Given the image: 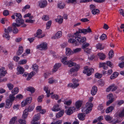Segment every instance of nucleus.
Wrapping results in <instances>:
<instances>
[{
    "label": "nucleus",
    "mask_w": 124,
    "mask_h": 124,
    "mask_svg": "<svg viewBox=\"0 0 124 124\" xmlns=\"http://www.w3.org/2000/svg\"><path fill=\"white\" fill-rule=\"evenodd\" d=\"M80 40L75 39L74 38H70L69 40V42L70 43H75L76 45L77 46L79 44H82V48L84 49V52L86 53H89L91 51L90 48H87L89 46L90 44L86 42V38L85 37H82Z\"/></svg>",
    "instance_id": "nucleus-1"
},
{
    "label": "nucleus",
    "mask_w": 124,
    "mask_h": 124,
    "mask_svg": "<svg viewBox=\"0 0 124 124\" xmlns=\"http://www.w3.org/2000/svg\"><path fill=\"white\" fill-rule=\"evenodd\" d=\"M92 32V30L89 27L86 29H79L78 31H76V32L74 33V35L71 36V38H74L75 39L79 41L82 38L81 35L79 34L80 33H83L85 34L88 33H90Z\"/></svg>",
    "instance_id": "nucleus-2"
},
{
    "label": "nucleus",
    "mask_w": 124,
    "mask_h": 124,
    "mask_svg": "<svg viewBox=\"0 0 124 124\" xmlns=\"http://www.w3.org/2000/svg\"><path fill=\"white\" fill-rule=\"evenodd\" d=\"M66 64L70 67L74 66L70 69L69 73L70 74H72V72L78 71L80 68L79 65H76V63L73 62L71 61H68Z\"/></svg>",
    "instance_id": "nucleus-3"
},
{
    "label": "nucleus",
    "mask_w": 124,
    "mask_h": 124,
    "mask_svg": "<svg viewBox=\"0 0 124 124\" xmlns=\"http://www.w3.org/2000/svg\"><path fill=\"white\" fill-rule=\"evenodd\" d=\"M93 104L91 103L87 102L85 107L83 108L82 109V111L83 112H85L86 114H88L90 112L92 109V107Z\"/></svg>",
    "instance_id": "nucleus-4"
},
{
    "label": "nucleus",
    "mask_w": 124,
    "mask_h": 124,
    "mask_svg": "<svg viewBox=\"0 0 124 124\" xmlns=\"http://www.w3.org/2000/svg\"><path fill=\"white\" fill-rule=\"evenodd\" d=\"M88 66L85 67H84V70L83 71V73L86 74L88 76H90L94 71V70L93 68H88Z\"/></svg>",
    "instance_id": "nucleus-5"
},
{
    "label": "nucleus",
    "mask_w": 124,
    "mask_h": 124,
    "mask_svg": "<svg viewBox=\"0 0 124 124\" xmlns=\"http://www.w3.org/2000/svg\"><path fill=\"white\" fill-rule=\"evenodd\" d=\"M72 80L73 84L71 83L69 84L68 85L69 86L74 89L77 87L79 85V84L78 83V80L76 79L75 78H73Z\"/></svg>",
    "instance_id": "nucleus-6"
},
{
    "label": "nucleus",
    "mask_w": 124,
    "mask_h": 124,
    "mask_svg": "<svg viewBox=\"0 0 124 124\" xmlns=\"http://www.w3.org/2000/svg\"><path fill=\"white\" fill-rule=\"evenodd\" d=\"M107 98L109 99L108 101L106 102V105L107 106H108L114 101V99L112 93H110L107 96Z\"/></svg>",
    "instance_id": "nucleus-7"
},
{
    "label": "nucleus",
    "mask_w": 124,
    "mask_h": 124,
    "mask_svg": "<svg viewBox=\"0 0 124 124\" xmlns=\"http://www.w3.org/2000/svg\"><path fill=\"white\" fill-rule=\"evenodd\" d=\"M36 48L40 50H46L47 48V44L46 42L41 43L40 45L37 46Z\"/></svg>",
    "instance_id": "nucleus-8"
},
{
    "label": "nucleus",
    "mask_w": 124,
    "mask_h": 124,
    "mask_svg": "<svg viewBox=\"0 0 124 124\" xmlns=\"http://www.w3.org/2000/svg\"><path fill=\"white\" fill-rule=\"evenodd\" d=\"M15 20L16 23L17 24H19L20 25V26L21 25H23L22 26V27H24L26 26V24L24 23V20L21 18L18 19H16Z\"/></svg>",
    "instance_id": "nucleus-9"
},
{
    "label": "nucleus",
    "mask_w": 124,
    "mask_h": 124,
    "mask_svg": "<svg viewBox=\"0 0 124 124\" xmlns=\"http://www.w3.org/2000/svg\"><path fill=\"white\" fill-rule=\"evenodd\" d=\"M32 100V98L31 97L27 98L25 100L22 102L21 106L22 107H23L26 105H29V104L31 102Z\"/></svg>",
    "instance_id": "nucleus-10"
},
{
    "label": "nucleus",
    "mask_w": 124,
    "mask_h": 124,
    "mask_svg": "<svg viewBox=\"0 0 124 124\" xmlns=\"http://www.w3.org/2000/svg\"><path fill=\"white\" fill-rule=\"evenodd\" d=\"M12 26L13 29V30L12 31L13 33L15 34L17 33L18 32V30L17 28L16 27H19L20 25L16 23H12Z\"/></svg>",
    "instance_id": "nucleus-11"
},
{
    "label": "nucleus",
    "mask_w": 124,
    "mask_h": 124,
    "mask_svg": "<svg viewBox=\"0 0 124 124\" xmlns=\"http://www.w3.org/2000/svg\"><path fill=\"white\" fill-rule=\"evenodd\" d=\"M39 5L41 8H44L47 5V1L46 0H41L39 2Z\"/></svg>",
    "instance_id": "nucleus-12"
},
{
    "label": "nucleus",
    "mask_w": 124,
    "mask_h": 124,
    "mask_svg": "<svg viewBox=\"0 0 124 124\" xmlns=\"http://www.w3.org/2000/svg\"><path fill=\"white\" fill-rule=\"evenodd\" d=\"M118 87L115 84H113L107 88L106 89L107 92H109L111 90L112 91H114L116 90L117 88Z\"/></svg>",
    "instance_id": "nucleus-13"
},
{
    "label": "nucleus",
    "mask_w": 124,
    "mask_h": 124,
    "mask_svg": "<svg viewBox=\"0 0 124 124\" xmlns=\"http://www.w3.org/2000/svg\"><path fill=\"white\" fill-rule=\"evenodd\" d=\"M42 31L41 30L39 29L37 31L36 34H34L35 37L38 38H42L45 36V35H40L42 33Z\"/></svg>",
    "instance_id": "nucleus-14"
},
{
    "label": "nucleus",
    "mask_w": 124,
    "mask_h": 124,
    "mask_svg": "<svg viewBox=\"0 0 124 124\" xmlns=\"http://www.w3.org/2000/svg\"><path fill=\"white\" fill-rule=\"evenodd\" d=\"M13 102L9 100L8 99L6 101V105L5 108H9L11 106Z\"/></svg>",
    "instance_id": "nucleus-15"
},
{
    "label": "nucleus",
    "mask_w": 124,
    "mask_h": 124,
    "mask_svg": "<svg viewBox=\"0 0 124 124\" xmlns=\"http://www.w3.org/2000/svg\"><path fill=\"white\" fill-rule=\"evenodd\" d=\"M61 66V64L60 63H56L54 66V68L53 70V72H56Z\"/></svg>",
    "instance_id": "nucleus-16"
},
{
    "label": "nucleus",
    "mask_w": 124,
    "mask_h": 124,
    "mask_svg": "<svg viewBox=\"0 0 124 124\" xmlns=\"http://www.w3.org/2000/svg\"><path fill=\"white\" fill-rule=\"evenodd\" d=\"M15 16L17 17L16 19H20L22 17L21 14L20 13H14V15L11 16V17L13 19H15Z\"/></svg>",
    "instance_id": "nucleus-17"
},
{
    "label": "nucleus",
    "mask_w": 124,
    "mask_h": 124,
    "mask_svg": "<svg viewBox=\"0 0 124 124\" xmlns=\"http://www.w3.org/2000/svg\"><path fill=\"white\" fill-rule=\"evenodd\" d=\"M44 90L45 91L46 93H47V97H49L50 95L53 94L54 93L53 92L51 93H50V90H48V88L47 86L44 87Z\"/></svg>",
    "instance_id": "nucleus-18"
},
{
    "label": "nucleus",
    "mask_w": 124,
    "mask_h": 124,
    "mask_svg": "<svg viewBox=\"0 0 124 124\" xmlns=\"http://www.w3.org/2000/svg\"><path fill=\"white\" fill-rule=\"evenodd\" d=\"M97 91V87L96 86H93L91 91V93L92 95H95Z\"/></svg>",
    "instance_id": "nucleus-19"
},
{
    "label": "nucleus",
    "mask_w": 124,
    "mask_h": 124,
    "mask_svg": "<svg viewBox=\"0 0 124 124\" xmlns=\"http://www.w3.org/2000/svg\"><path fill=\"white\" fill-rule=\"evenodd\" d=\"M17 70L18 72L16 73V74L18 75L23 74L24 71V68L21 67H18Z\"/></svg>",
    "instance_id": "nucleus-20"
},
{
    "label": "nucleus",
    "mask_w": 124,
    "mask_h": 124,
    "mask_svg": "<svg viewBox=\"0 0 124 124\" xmlns=\"http://www.w3.org/2000/svg\"><path fill=\"white\" fill-rule=\"evenodd\" d=\"M4 67H2L0 69V76H4L6 73V71L5 70Z\"/></svg>",
    "instance_id": "nucleus-21"
},
{
    "label": "nucleus",
    "mask_w": 124,
    "mask_h": 124,
    "mask_svg": "<svg viewBox=\"0 0 124 124\" xmlns=\"http://www.w3.org/2000/svg\"><path fill=\"white\" fill-rule=\"evenodd\" d=\"M23 51V48L21 46H20L19 47L18 51L16 53V54L18 55H19L21 54Z\"/></svg>",
    "instance_id": "nucleus-22"
},
{
    "label": "nucleus",
    "mask_w": 124,
    "mask_h": 124,
    "mask_svg": "<svg viewBox=\"0 0 124 124\" xmlns=\"http://www.w3.org/2000/svg\"><path fill=\"white\" fill-rule=\"evenodd\" d=\"M85 113H81L78 114V117L80 120L83 121L85 120Z\"/></svg>",
    "instance_id": "nucleus-23"
},
{
    "label": "nucleus",
    "mask_w": 124,
    "mask_h": 124,
    "mask_svg": "<svg viewBox=\"0 0 124 124\" xmlns=\"http://www.w3.org/2000/svg\"><path fill=\"white\" fill-rule=\"evenodd\" d=\"M6 30V28L4 29L5 33H4L3 34V37L6 38L8 40L9 39L10 37V35H9V33Z\"/></svg>",
    "instance_id": "nucleus-24"
},
{
    "label": "nucleus",
    "mask_w": 124,
    "mask_h": 124,
    "mask_svg": "<svg viewBox=\"0 0 124 124\" xmlns=\"http://www.w3.org/2000/svg\"><path fill=\"white\" fill-rule=\"evenodd\" d=\"M35 74V72H34L32 71L31 72L30 74H28V77L26 78V80L28 81Z\"/></svg>",
    "instance_id": "nucleus-25"
},
{
    "label": "nucleus",
    "mask_w": 124,
    "mask_h": 124,
    "mask_svg": "<svg viewBox=\"0 0 124 124\" xmlns=\"http://www.w3.org/2000/svg\"><path fill=\"white\" fill-rule=\"evenodd\" d=\"M114 108L113 106H110L107 108L105 111L106 112V113H111L112 112Z\"/></svg>",
    "instance_id": "nucleus-26"
},
{
    "label": "nucleus",
    "mask_w": 124,
    "mask_h": 124,
    "mask_svg": "<svg viewBox=\"0 0 124 124\" xmlns=\"http://www.w3.org/2000/svg\"><path fill=\"white\" fill-rule=\"evenodd\" d=\"M97 55L99 57L100 59L102 60H103L105 58L106 55L103 53H98Z\"/></svg>",
    "instance_id": "nucleus-27"
},
{
    "label": "nucleus",
    "mask_w": 124,
    "mask_h": 124,
    "mask_svg": "<svg viewBox=\"0 0 124 124\" xmlns=\"http://www.w3.org/2000/svg\"><path fill=\"white\" fill-rule=\"evenodd\" d=\"M66 55H69L72 54H73V52H72L71 49L69 48H66Z\"/></svg>",
    "instance_id": "nucleus-28"
},
{
    "label": "nucleus",
    "mask_w": 124,
    "mask_h": 124,
    "mask_svg": "<svg viewBox=\"0 0 124 124\" xmlns=\"http://www.w3.org/2000/svg\"><path fill=\"white\" fill-rule=\"evenodd\" d=\"M119 74L117 72H115L113 73V74L111 76L110 78L111 79H114Z\"/></svg>",
    "instance_id": "nucleus-29"
},
{
    "label": "nucleus",
    "mask_w": 124,
    "mask_h": 124,
    "mask_svg": "<svg viewBox=\"0 0 124 124\" xmlns=\"http://www.w3.org/2000/svg\"><path fill=\"white\" fill-rule=\"evenodd\" d=\"M27 110H24L23 112V114L22 115V118L25 120L27 117L28 114V113L27 112Z\"/></svg>",
    "instance_id": "nucleus-30"
},
{
    "label": "nucleus",
    "mask_w": 124,
    "mask_h": 124,
    "mask_svg": "<svg viewBox=\"0 0 124 124\" xmlns=\"http://www.w3.org/2000/svg\"><path fill=\"white\" fill-rule=\"evenodd\" d=\"M64 113V111L63 110H62L61 111L58 112L56 115V118H59L62 117Z\"/></svg>",
    "instance_id": "nucleus-31"
},
{
    "label": "nucleus",
    "mask_w": 124,
    "mask_h": 124,
    "mask_svg": "<svg viewBox=\"0 0 124 124\" xmlns=\"http://www.w3.org/2000/svg\"><path fill=\"white\" fill-rule=\"evenodd\" d=\"M26 90L28 91H30L31 93H34L35 91L34 88L32 87L29 86L26 88Z\"/></svg>",
    "instance_id": "nucleus-32"
},
{
    "label": "nucleus",
    "mask_w": 124,
    "mask_h": 124,
    "mask_svg": "<svg viewBox=\"0 0 124 124\" xmlns=\"http://www.w3.org/2000/svg\"><path fill=\"white\" fill-rule=\"evenodd\" d=\"M19 92V89L18 87H16L15 88L11 91V93L12 94L15 95L17 94Z\"/></svg>",
    "instance_id": "nucleus-33"
},
{
    "label": "nucleus",
    "mask_w": 124,
    "mask_h": 124,
    "mask_svg": "<svg viewBox=\"0 0 124 124\" xmlns=\"http://www.w3.org/2000/svg\"><path fill=\"white\" fill-rule=\"evenodd\" d=\"M60 17L59 19H55V21L56 22H58L59 24H61L63 21V18L62 17H61V16H59Z\"/></svg>",
    "instance_id": "nucleus-34"
},
{
    "label": "nucleus",
    "mask_w": 124,
    "mask_h": 124,
    "mask_svg": "<svg viewBox=\"0 0 124 124\" xmlns=\"http://www.w3.org/2000/svg\"><path fill=\"white\" fill-rule=\"evenodd\" d=\"M101 67H103V69L105 70H107L108 69V67L106 65V63H100Z\"/></svg>",
    "instance_id": "nucleus-35"
},
{
    "label": "nucleus",
    "mask_w": 124,
    "mask_h": 124,
    "mask_svg": "<svg viewBox=\"0 0 124 124\" xmlns=\"http://www.w3.org/2000/svg\"><path fill=\"white\" fill-rule=\"evenodd\" d=\"M82 103V102L81 101L77 102L75 103L76 108L78 109L79 108L81 107Z\"/></svg>",
    "instance_id": "nucleus-36"
},
{
    "label": "nucleus",
    "mask_w": 124,
    "mask_h": 124,
    "mask_svg": "<svg viewBox=\"0 0 124 124\" xmlns=\"http://www.w3.org/2000/svg\"><path fill=\"white\" fill-rule=\"evenodd\" d=\"M32 68L33 70L35 71L36 72L38 71V66L37 64H35L33 65Z\"/></svg>",
    "instance_id": "nucleus-37"
},
{
    "label": "nucleus",
    "mask_w": 124,
    "mask_h": 124,
    "mask_svg": "<svg viewBox=\"0 0 124 124\" xmlns=\"http://www.w3.org/2000/svg\"><path fill=\"white\" fill-rule=\"evenodd\" d=\"M14 95L12 94H10L9 96V100L13 102L16 98Z\"/></svg>",
    "instance_id": "nucleus-38"
},
{
    "label": "nucleus",
    "mask_w": 124,
    "mask_h": 124,
    "mask_svg": "<svg viewBox=\"0 0 124 124\" xmlns=\"http://www.w3.org/2000/svg\"><path fill=\"white\" fill-rule=\"evenodd\" d=\"M17 119V117L16 116L13 117L10 120L9 124H14Z\"/></svg>",
    "instance_id": "nucleus-39"
},
{
    "label": "nucleus",
    "mask_w": 124,
    "mask_h": 124,
    "mask_svg": "<svg viewBox=\"0 0 124 124\" xmlns=\"http://www.w3.org/2000/svg\"><path fill=\"white\" fill-rule=\"evenodd\" d=\"M91 12L93 14L95 15L99 14L100 13V11L98 9L95 8V9L92 10Z\"/></svg>",
    "instance_id": "nucleus-40"
},
{
    "label": "nucleus",
    "mask_w": 124,
    "mask_h": 124,
    "mask_svg": "<svg viewBox=\"0 0 124 124\" xmlns=\"http://www.w3.org/2000/svg\"><path fill=\"white\" fill-rule=\"evenodd\" d=\"M7 86L9 90H11L14 87V85L11 83H9L7 84Z\"/></svg>",
    "instance_id": "nucleus-41"
},
{
    "label": "nucleus",
    "mask_w": 124,
    "mask_h": 124,
    "mask_svg": "<svg viewBox=\"0 0 124 124\" xmlns=\"http://www.w3.org/2000/svg\"><path fill=\"white\" fill-rule=\"evenodd\" d=\"M34 107V106L30 105L27 108L25 109V110H27V112H31L33 110Z\"/></svg>",
    "instance_id": "nucleus-42"
},
{
    "label": "nucleus",
    "mask_w": 124,
    "mask_h": 124,
    "mask_svg": "<svg viewBox=\"0 0 124 124\" xmlns=\"http://www.w3.org/2000/svg\"><path fill=\"white\" fill-rule=\"evenodd\" d=\"M102 44L100 43H98L96 45V48L98 49H100V50H102L104 49V47L102 46Z\"/></svg>",
    "instance_id": "nucleus-43"
},
{
    "label": "nucleus",
    "mask_w": 124,
    "mask_h": 124,
    "mask_svg": "<svg viewBox=\"0 0 124 124\" xmlns=\"http://www.w3.org/2000/svg\"><path fill=\"white\" fill-rule=\"evenodd\" d=\"M105 118L106 121H110L112 119V117H111L109 115H105L104 116Z\"/></svg>",
    "instance_id": "nucleus-44"
},
{
    "label": "nucleus",
    "mask_w": 124,
    "mask_h": 124,
    "mask_svg": "<svg viewBox=\"0 0 124 124\" xmlns=\"http://www.w3.org/2000/svg\"><path fill=\"white\" fill-rule=\"evenodd\" d=\"M70 109V108H69L67 110H66L65 111V112L68 115H70L73 113L72 111H71Z\"/></svg>",
    "instance_id": "nucleus-45"
},
{
    "label": "nucleus",
    "mask_w": 124,
    "mask_h": 124,
    "mask_svg": "<svg viewBox=\"0 0 124 124\" xmlns=\"http://www.w3.org/2000/svg\"><path fill=\"white\" fill-rule=\"evenodd\" d=\"M52 24V21L50 20L48 21L46 24V28L47 29H49L50 27Z\"/></svg>",
    "instance_id": "nucleus-46"
},
{
    "label": "nucleus",
    "mask_w": 124,
    "mask_h": 124,
    "mask_svg": "<svg viewBox=\"0 0 124 124\" xmlns=\"http://www.w3.org/2000/svg\"><path fill=\"white\" fill-rule=\"evenodd\" d=\"M19 123L20 124H26V122L25 120L24 119H20L18 121Z\"/></svg>",
    "instance_id": "nucleus-47"
},
{
    "label": "nucleus",
    "mask_w": 124,
    "mask_h": 124,
    "mask_svg": "<svg viewBox=\"0 0 124 124\" xmlns=\"http://www.w3.org/2000/svg\"><path fill=\"white\" fill-rule=\"evenodd\" d=\"M62 3V2L61 3H59L58 4V7L60 8H63L65 6V4L63 3Z\"/></svg>",
    "instance_id": "nucleus-48"
},
{
    "label": "nucleus",
    "mask_w": 124,
    "mask_h": 124,
    "mask_svg": "<svg viewBox=\"0 0 124 124\" xmlns=\"http://www.w3.org/2000/svg\"><path fill=\"white\" fill-rule=\"evenodd\" d=\"M57 39L59 38L62 36L61 32V31H58L55 34Z\"/></svg>",
    "instance_id": "nucleus-49"
},
{
    "label": "nucleus",
    "mask_w": 124,
    "mask_h": 124,
    "mask_svg": "<svg viewBox=\"0 0 124 124\" xmlns=\"http://www.w3.org/2000/svg\"><path fill=\"white\" fill-rule=\"evenodd\" d=\"M42 18L43 20L45 21L48 20L49 19L48 16L47 15L43 16Z\"/></svg>",
    "instance_id": "nucleus-50"
},
{
    "label": "nucleus",
    "mask_w": 124,
    "mask_h": 124,
    "mask_svg": "<svg viewBox=\"0 0 124 124\" xmlns=\"http://www.w3.org/2000/svg\"><path fill=\"white\" fill-rule=\"evenodd\" d=\"M81 50V48H78L73 49V53H75L79 52Z\"/></svg>",
    "instance_id": "nucleus-51"
},
{
    "label": "nucleus",
    "mask_w": 124,
    "mask_h": 124,
    "mask_svg": "<svg viewBox=\"0 0 124 124\" xmlns=\"http://www.w3.org/2000/svg\"><path fill=\"white\" fill-rule=\"evenodd\" d=\"M113 51L112 50H111L109 53V59L111 58L113 56Z\"/></svg>",
    "instance_id": "nucleus-52"
},
{
    "label": "nucleus",
    "mask_w": 124,
    "mask_h": 124,
    "mask_svg": "<svg viewBox=\"0 0 124 124\" xmlns=\"http://www.w3.org/2000/svg\"><path fill=\"white\" fill-rule=\"evenodd\" d=\"M107 36L106 34H102L100 37V39L102 40H104L106 38Z\"/></svg>",
    "instance_id": "nucleus-53"
},
{
    "label": "nucleus",
    "mask_w": 124,
    "mask_h": 124,
    "mask_svg": "<svg viewBox=\"0 0 124 124\" xmlns=\"http://www.w3.org/2000/svg\"><path fill=\"white\" fill-rule=\"evenodd\" d=\"M39 115H36L33 118V120L32 121L35 122L37 120H39Z\"/></svg>",
    "instance_id": "nucleus-54"
},
{
    "label": "nucleus",
    "mask_w": 124,
    "mask_h": 124,
    "mask_svg": "<svg viewBox=\"0 0 124 124\" xmlns=\"http://www.w3.org/2000/svg\"><path fill=\"white\" fill-rule=\"evenodd\" d=\"M118 116L119 117L121 118H122L124 116V108L121 112L119 114Z\"/></svg>",
    "instance_id": "nucleus-55"
},
{
    "label": "nucleus",
    "mask_w": 124,
    "mask_h": 124,
    "mask_svg": "<svg viewBox=\"0 0 124 124\" xmlns=\"http://www.w3.org/2000/svg\"><path fill=\"white\" fill-rule=\"evenodd\" d=\"M44 97V95H42L41 96H39L38 98V102H41L42 101V99Z\"/></svg>",
    "instance_id": "nucleus-56"
},
{
    "label": "nucleus",
    "mask_w": 124,
    "mask_h": 124,
    "mask_svg": "<svg viewBox=\"0 0 124 124\" xmlns=\"http://www.w3.org/2000/svg\"><path fill=\"white\" fill-rule=\"evenodd\" d=\"M27 61L26 60H22L20 61L19 62V64H23L26 63Z\"/></svg>",
    "instance_id": "nucleus-57"
},
{
    "label": "nucleus",
    "mask_w": 124,
    "mask_h": 124,
    "mask_svg": "<svg viewBox=\"0 0 124 124\" xmlns=\"http://www.w3.org/2000/svg\"><path fill=\"white\" fill-rule=\"evenodd\" d=\"M102 76V74H100L98 73H97L95 74V77L96 78H101Z\"/></svg>",
    "instance_id": "nucleus-58"
},
{
    "label": "nucleus",
    "mask_w": 124,
    "mask_h": 124,
    "mask_svg": "<svg viewBox=\"0 0 124 124\" xmlns=\"http://www.w3.org/2000/svg\"><path fill=\"white\" fill-rule=\"evenodd\" d=\"M30 5H26L23 7V8L22 9V10L24 12L26 9H29L30 8Z\"/></svg>",
    "instance_id": "nucleus-59"
},
{
    "label": "nucleus",
    "mask_w": 124,
    "mask_h": 124,
    "mask_svg": "<svg viewBox=\"0 0 124 124\" xmlns=\"http://www.w3.org/2000/svg\"><path fill=\"white\" fill-rule=\"evenodd\" d=\"M107 65V66H109L110 67L112 68H113L112 65L113 64L109 61H107L106 62Z\"/></svg>",
    "instance_id": "nucleus-60"
},
{
    "label": "nucleus",
    "mask_w": 124,
    "mask_h": 124,
    "mask_svg": "<svg viewBox=\"0 0 124 124\" xmlns=\"http://www.w3.org/2000/svg\"><path fill=\"white\" fill-rule=\"evenodd\" d=\"M57 82V81L56 80H53L51 78L49 79V81H48V82L50 84H52L54 82Z\"/></svg>",
    "instance_id": "nucleus-61"
},
{
    "label": "nucleus",
    "mask_w": 124,
    "mask_h": 124,
    "mask_svg": "<svg viewBox=\"0 0 124 124\" xmlns=\"http://www.w3.org/2000/svg\"><path fill=\"white\" fill-rule=\"evenodd\" d=\"M3 15L5 16H7L9 14L8 11L7 10H4L3 12Z\"/></svg>",
    "instance_id": "nucleus-62"
},
{
    "label": "nucleus",
    "mask_w": 124,
    "mask_h": 124,
    "mask_svg": "<svg viewBox=\"0 0 124 124\" xmlns=\"http://www.w3.org/2000/svg\"><path fill=\"white\" fill-rule=\"evenodd\" d=\"M80 21L83 22H85L89 21V20L87 18H83L81 19Z\"/></svg>",
    "instance_id": "nucleus-63"
},
{
    "label": "nucleus",
    "mask_w": 124,
    "mask_h": 124,
    "mask_svg": "<svg viewBox=\"0 0 124 124\" xmlns=\"http://www.w3.org/2000/svg\"><path fill=\"white\" fill-rule=\"evenodd\" d=\"M72 103V101L70 100H69L68 101H65L64 103L65 104H66L67 105H70Z\"/></svg>",
    "instance_id": "nucleus-64"
}]
</instances>
